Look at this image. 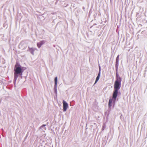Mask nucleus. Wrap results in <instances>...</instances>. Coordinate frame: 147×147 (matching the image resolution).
Wrapping results in <instances>:
<instances>
[{"label": "nucleus", "mask_w": 147, "mask_h": 147, "mask_svg": "<svg viewBox=\"0 0 147 147\" xmlns=\"http://www.w3.org/2000/svg\"><path fill=\"white\" fill-rule=\"evenodd\" d=\"M116 80L114 84V90L113 92V97H117L118 93V90L120 88L121 85V78L118 74L117 72L116 74Z\"/></svg>", "instance_id": "1"}, {"label": "nucleus", "mask_w": 147, "mask_h": 147, "mask_svg": "<svg viewBox=\"0 0 147 147\" xmlns=\"http://www.w3.org/2000/svg\"><path fill=\"white\" fill-rule=\"evenodd\" d=\"M14 71V75H15V77L17 78L18 76H16V74H19L22 72V69L21 66L18 63H17L15 66Z\"/></svg>", "instance_id": "2"}, {"label": "nucleus", "mask_w": 147, "mask_h": 147, "mask_svg": "<svg viewBox=\"0 0 147 147\" xmlns=\"http://www.w3.org/2000/svg\"><path fill=\"white\" fill-rule=\"evenodd\" d=\"M117 97L115 98L113 97H113L111 98H110L108 106L109 108L111 107L112 106V103L113 102H115Z\"/></svg>", "instance_id": "3"}, {"label": "nucleus", "mask_w": 147, "mask_h": 147, "mask_svg": "<svg viewBox=\"0 0 147 147\" xmlns=\"http://www.w3.org/2000/svg\"><path fill=\"white\" fill-rule=\"evenodd\" d=\"M63 111H66L68 107V105L67 103L64 100L63 101Z\"/></svg>", "instance_id": "4"}, {"label": "nucleus", "mask_w": 147, "mask_h": 147, "mask_svg": "<svg viewBox=\"0 0 147 147\" xmlns=\"http://www.w3.org/2000/svg\"><path fill=\"white\" fill-rule=\"evenodd\" d=\"M44 41L42 40L37 43V46L38 48H40L41 46L44 43Z\"/></svg>", "instance_id": "5"}, {"label": "nucleus", "mask_w": 147, "mask_h": 147, "mask_svg": "<svg viewBox=\"0 0 147 147\" xmlns=\"http://www.w3.org/2000/svg\"><path fill=\"white\" fill-rule=\"evenodd\" d=\"M100 69L99 71L98 74V75L96 78V80L94 84H96L98 80L100 78Z\"/></svg>", "instance_id": "6"}, {"label": "nucleus", "mask_w": 147, "mask_h": 147, "mask_svg": "<svg viewBox=\"0 0 147 147\" xmlns=\"http://www.w3.org/2000/svg\"><path fill=\"white\" fill-rule=\"evenodd\" d=\"M29 50L31 53L32 55H34V51H35V49L32 48H29Z\"/></svg>", "instance_id": "7"}, {"label": "nucleus", "mask_w": 147, "mask_h": 147, "mask_svg": "<svg viewBox=\"0 0 147 147\" xmlns=\"http://www.w3.org/2000/svg\"><path fill=\"white\" fill-rule=\"evenodd\" d=\"M55 84L56 86H57V77H56L55 78Z\"/></svg>", "instance_id": "8"}, {"label": "nucleus", "mask_w": 147, "mask_h": 147, "mask_svg": "<svg viewBox=\"0 0 147 147\" xmlns=\"http://www.w3.org/2000/svg\"><path fill=\"white\" fill-rule=\"evenodd\" d=\"M119 55H118L116 58V62H118L119 61Z\"/></svg>", "instance_id": "9"}]
</instances>
